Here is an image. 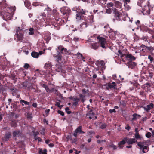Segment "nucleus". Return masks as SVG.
<instances>
[{"label": "nucleus", "mask_w": 154, "mask_h": 154, "mask_svg": "<svg viewBox=\"0 0 154 154\" xmlns=\"http://www.w3.org/2000/svg\"><path fill=\"white\" fill-rule=\"evenodd\" d=\"M5 0H3L0 2V7L1 8L3 14V18L6 20H10L11 18V14L10 13V8L8 6L7 4L6 3Z\"/></svg>", "instance_id": "1"}, {"label": "nucleus", "mask_w": 154, "mask_h": 154, "mask_svg": "<svg viewBox=\"0 0 154 154\" xmlns=\"http://www.w3.org/2000/svg\"><path fill=\"white\" fill-rule=\"evenodd\" d=\"M24 32L23 30L20 29V27H18L17 29L15 36L17 38V40L21 42L23 38Z\"/></svg>", "instance_id": "2"}, {"label": "nucleus", "mask_w": 154, "mask_h": 154, "mask_svg": "<svg viewBox=\"0 0 154 154\" xmlns=\"http://www.w3.org/2000/svg\"><path fill=\"white\" fill-rule=\"evenodd\" d=\"M97 38L99 40L98 43L99 44V45L103 48L106 49L107 44L106 39L105 38L100 36H97Z\"/></svg>", "instance_id": "3"}, {"label": "nucleus", "mask_w": 154, "mask_h": 154, "mask_svg": "<svg viewBox=\"0 0 154 154\" xmlns=\"http://www.w3.org/2000/svg\"><path fill=\"white\" fill-rule=\"evenodd\" d=\"M60 11L62 13L63 15V17L66 19H68L69 16L71 12L70 9L66 7H63L61 8Z\"/></svg>", "instance_id": "4"}, {"label": "nucleus", "mask_w": 154, "mask_h": 154, "mask_svg": "<svg viewBox=\"0 0 154 154\" xmlns=\"http://www.w3.org/2000/svg\"><path fill=\"white\" fill-rule=\"evenodd\" d=\"M140 47L141 48H143L141 50L144 52H146L150 53L152 54V52L154 50V47L147 46L143 44L141 45Z\"/></svg>", "instance_id": "5"}, {"label": "nucleus", "mask_w": 154, "mask_h": 154, "mask_svg": "<svg viewBox=\"0 0 154 154\" xmlns=\"http://www.w3.org/2000/svg\"><path fill=\"white\" fill-rule=\"evenodd\" d=\"M77 14L76 15V19L80 20L84 17V15H85L86 11L83 9H77L76 10Z\"/></svg>", "instance_id": "6"}, {"label": "nucleus", "mask_w": 154, "mask_h": 154, "mask_svg": "<svg viewBox=\"0 0 154 154\" xmlns=\"http://www.w3.org/2000/svg\"><path fill=\"white\" fill-rule=\"evenodd\" d=\"M104 28H106L105 31L109 32L108 35L110 38H114L115 37L116 33L115 32L113 31L112 29H110L108 26H104Z\"/></svg>", "instance_id": "7"}, {"label": "nucleus", "mask_w": 154, "mask_h": 154, "mask_svg": "<svg viewBox=\"0 0 154 154\" xmlns=\"http://www.w3.org/2000/svg\"><path fill=\"white\" fill-rule=\"evenodd\" d=\"M137 146H139L140 149L143 148L142 152L144 153H146L149 150V147L148 146H145L144 147L143 145V142H137Z\"/></svg>", "instance_id": "8"}, {"label": "nucleus", "mask_w": 154, "mask_h": 154, "mask_svg": "<svg viewBox=\"0 0 154 154\" xmlns=\"http://www.w3.org/2000/svg\"><path fill=\"white\" fill-rule=\"evenodd\" d=\"M58 48L60 51L59 52L58 51H57L58 52H59V54H64L68 55L69 54H70V52L69 51H67L66 48H64L61 45L59 46L58 47Z\"/></svg>", "instance_id": "9"}, {"label": "nucleus", "mask_w": 154, "mask_h": 154, "mask_svg": "<svg viewBox=\"0 0 154 154\" xmlns=\"http://www.w3.org/2000/svg\"><path fill=\"white\" fill-rule=\"evenodd\" d=\"M151 83L149 82H146V83L142 85L143 89L146 92H150L151 90Z\"/></svg>", "instance_id": "10"}, {"label": "nucleus", "mask_w": 154, "mask_h": 154, "mask_svg": "<svg viewBox=\"0 0 154 154\" xmlns=\"http://www.w3.org/2000/svg\"><path fill=\"white\" fill-rule=\"evenodd\" d=\"M44 68L46 70L45 71H46L47 73H49L52 70V65L51 63L48 62L46 63L45 64Z\"/></svg>", "instance_id": "11"}, {"label": "nucleus", "mask_w": 154, "mask_h": 154, "mask_svg": "<svg viewBox=\"0 0 154 154\" xmlns=\"http://www.w3.org/2000/svg\"><path fill=\"white\" fill-rule=\"evenodd\" d=\"M82 126H80L78 127L75 130L73 134L75 137H77L78 133H79L80 134H83L85 133V132L82 130Z\"/></svg>", "instance_id": "12"}, {"label": "nucleus", "mask_w": 154, "mask_h": 154, "mask_svg": "<svg viewBox=\"0 0 154 154\" xmlns=\"http://www.w3.org/2000/svg\"><path fill=\"white\" fill-rule=\"evenodd\" d=\"M126 142L128 143L129 145L132 144L133 143L137 142V141L134 138H129L127 137H125L124 138Z\"/></svg>", "instance_id": "13"}, {"label": "nucleus", "mask_w": 154, "mask_h": 154, "mask_svg": "<svg viewBox=\"0 0 154 154\" xmlns=\"http://www.w3.org/2000/svg\"><path fill=\"white\" fill-rule=\"evenodd\" d=\"M112 10L113 11V13L114 15V16L117 18H118L117 19L119 20V17L122 16V14L115 8H113Z\"/></svg>", "instance_id": "14"}, {"label": "nucleus", "mask_w": 154, "mask_h": 154, "mask_svg": "<svg viewBox=\"0 0 154 154\" xmlns=\"http://www.w3.org/2000/svg\"><path fill=\"white\" fill-rule=\"evenodd\" d=\"M142 13L143 14H150V9L148 4L146 5H145L143 8L142 9Z\"/></svg>", "instance_id": "15"}, {"label": "nucleus", "mask_w": 154, "mask_h": 154, "mask_svg": "<svg viewBox=\"0 0 154 154\" xmlns=\"http://www.w3.org/2000/svg\"><path fill=\"white\" fill-rule=\"evenodd\" d=\"M122 49H120L118 51V53L121 55V58L126 55L125 53L127 51V49L125 48H124L122 46Z\"/></svg>", "instance_id": "16"}, {"label": "nucleus", "mask_w": 154, "mask_h": 154, "mask_svg": "<svg viewBox=\"0 0 154 154\" xmlns=\"http://www.w3.org/2000/svg\"><path fill=\"white\" fill-rule=\"evenodd\" d=\"M125 56L126 58L129 61H134L136 59V57L131 54L128 53Z\"/></svg>", "instance_id": "17"}, {"label": "nucleus", "mask_w": 154, "mask_h": 154, "mask_svg": "<svg viewBox=\"0 0 154 154\" xmlns=\"http://www.w3.org/2000/svg\"><path fill=\"white\" fill-rule=\"evenodd\" d=\"M100 47L99 44L98 42H94L90 44V47L91 48L95 50H97Z\"/></svg>", "instance_id": "18"}, {"label": "nucleus", "mask_w": 154, "mask_h": 154, "mask_svg": "<svg viewBox=\"0 0 154 154\" xmlns=\"http://www.w3.org/2000/svg\"><path fill=\"white\" fill-rule=\"evenodd\" d=\"M22 132L20 130H16L13 132V136L15 137H19L21 135Z\"/></svg>", "instance_id": "19"}, {"label": "nucleus", "mask_w": 154, "mask_h": 154, "mask_svg": "<svg viewBox=\"0 0 154 154\" xmlns=\"http://www.w3.org/2000/svg\"><path fill=\"white\" fill-rule=\"evenodd\" d=\"M136 63L135 62H133V61H129L127 63V65L128 66L129 68L131 69H133L136 66Z\"/></svg>", "instance_id": "20"}, {"label": "nucleus", "mask_w": 154, "mask_h": 154, "mask_svg": "<svg viewBox=\"0 0 154 154\" xmlns=\"http://www.w3.org/2000/svg\"><path fill=\"white\" fill-rule=\"evenodd\" d=\"M108 85V86L109 87V88L112 89H117L116 84L114 82H112V83H108L106 84Z\"/></svg>", "instance_id": "21"}, {"label": "nucleus", "mask_w": 154, "mask_h": 154, "mask_svg": "<svg viewBox=\"0 0 154 154\" xmlns=\"http://www.w3.org/2000/svg\"><path fill=\"white\" fill-rule=\"evenodd\" d=\"M88 111V112L86 114V116L88 117L89 118L91 119L94 116V113L93 112L92 109H90Z\"/></svg>", "instance_id": "22"}, {"label": "nucleus", "mask_w": 154, "mask_h": 154, "mask_svg": "<svg viewBox=\"0 0 154 154\" xmlns=\"http://www.w3.org/2000/svg\"><path fill=\"white\" fill-rule=\"evenodd\" d=\"M11 136V132H6L4 137V140L5 141H8L9 139L10 138Z\"/></svg>", "instance_id": "23"}, {"label": "nucleus", "mask_w": 154, "mask_h": 154, "mask_svg": "<svg viewBox=\"0 0 154 154\" xmlns=\"http://www.w3.org/2000/svg\"><path fill=\"white\" fill-rule=\"evenodd\" d=\"M154 107V104L152 103H151L147 106L146 107L144 108V109L146 112H148L149 110L152 109Z\"/></svg>", "instance_id": "24"}, {"label": "nucleus", "mask_w": 154, "mask_h": 154, "mask_svg": "<svg viewBox=\"0 0 154 154\" xmlns=\"http://www.w3.org/2000/svg\"><path fill=\"white\" fill-rule=\"evenodd\" d=\"M96 63L97 64H99V65H100L101 70H103L105 69V63L103 61H101L100 62H97Z\"/></svg>", "instance_id": "25"}, {"label": "nucleus", "mask_w": 154, "mask_h": 154, "mask_svg": "<svg viewBox=\"0 0 154 154\" xmlns=\"http://www.w3.org/2000/svg\"><path fill=\"white\" fill-rule=\"evenodd\" d=\"M79 101L81 100V101L83 103L86 100L85 95L80 94H79Z\"/></svg>", "instance_id": "26"}, {"label": "nucleus", "mask_w": 154, "mask_h": 154, "mask_svg": "<svg viewBox=\"0 0 154 154\" xmlns=\"http://www.w3.org/2000/svg\"><path fill=\"white\" fill-rule=\"evenodd\" d=\"M126 143V141L124 139L122 141L119 142L118 143V147L120 149L124 147L123 145L125 144Z\"/></svg>", "instance_id": "27"}, {"label": "nucleus", "mask_w": 154, "mask_h": 154, "mask_svg": "<svg viewBox=\"0 0 154 154\" xmlns=\"http://www.w3.org/2000/svg\"><path fill=\"white\" fill-rule=\"evenodd\" d=\"M24 4L25 6L28 9H31V3L29 0H26L24 1Z\"/></svg>", "instance_id": "28"}, {"label": "nucleus", "mask_w": 154, "mask_h": 154, "mask_svg": "<svg viewBox=\"0 0 154 154\" xmlns=\"http://www.w3.org/2000/svg\"><path fill=\"white\" fill-rule=\"evenodd\" d=\"M20 103L21 104L22 106H24V105H29L30 103L24 100L21 99L20 100Z\"/></svg>", "instance_id": "29"}, {"label": "nucleus", "mask_w": 154, "mask_h": 154, "mask_svg": "<svg viewBox=\"0 0 154 154\" xmlns=\"http://www.w3.org/2000/svg\"><path fill=\"white\" fill-rule=\"evenodd\" d=\"M132 116L133 117L131 119V121H134L137 119V117H140L141 116L136 113H134L132 115Z\"/></svg>", "instance_id": "30"}, {"label": "nucleus", "mask_w": 154, "mask_h": 154, "mask_svg": "<svg viewBox=\"0 0 154 154\" xmlns=\"http://www.w3.org/2000/svg\"><path fill=\"white\" fill-rule=\"evenodd\" d=\"M11 125L12 127L15 128L17 126V123L15 120H13L10 122Z\"/></svg>", "instance_id": "31"}, {"label": "nucleus", "mask_w": 154, "mask_h": 154, "mask_svg": "<svg viewBox=\"0 0 154 154\" xmlns=\"http://www.w3.org/2000/svg\"><path fill=\"white\" fill-rule=\"evenodd\" d=\"M31 55L32 57L37 58L38 57L39 54L37 52L35 51H33L32 52Z\"/></svg>", "instance_id": "32"}, {"label": "nucleus", "mask_w": 154, "mask_h": 154, "mask_svg": "<svg viewBox=\"0 0 154 154\" xmlns=\"http://www.w3.org/2000/svg\"><path fill=\"white\" fill-rule=\"evenodd\" d=\"M141 39L144 40L145 41H147L148 42V44H150V43H149V40H148V37L147 35H143L141 38Z\"/></svg>", "instance_id": "33"}, {"label": "nucleus", "mask_w": 154, "mask_h": 154, "mask_svg": "<svg viewBox=\"0 0 154 154\" xmlns=\"http://www.w3.org/2000/svg\"><path fill=\"white\" fill-rule=\"evenodd\" d=\"M51 37L50 35H45L44 37V40L46 41V43H48L49 41V40L51 39Z\"/></svg>", "instance_id": "34"}, {"label": "nucleus", "mask_w": 154, "mask_h": 154, "mask_svg": "<svg viewBox=\"0 0 154 154\" xmlns=\"http://www.w3.org/2000/svg\"><path fill=\"white\" fill-rule=\"evenodd\" d=\"M122 4L118 1H116L115 2V6L118 8H121L122 6Z\"/></svg>", "instance_id": "35"}, {"label": "nucleus", "mask_w": 154, "mask_h": 154, "mask_svg": "<svg viewBox=\"0 0 154 154\" xmlns=\"http://www.w3.org/2000/svg\"><path fill=\"white\" fill-rule=\"evenodd\" d=\"M47 150L45 149L43 150H42V149H40L38 152L39 154H47Z\"/></svg>", "instance_id": "36"}, {"label": "nucleus", "mask_w": 154, "mask_h": 154, "mask_svg": "<svg viewBox=\"0 0 154 154\" xmlns=\"http://www.w3.org/2000/svg\"><path fill=\"white\" fill-rule=\"evenodd\" d=\"M124 6L125 7V9L126 11H128L130 8V6L128 5L126 2H124Z\"/></svg>", "instance_id": "37"}, {"label": "nucleus", "mask_w": 154, "mask_h": 154, "mask_svg": "<svg viewBox=\"0 0 154 154\" xmlns=\"http://www.w3.org/2000/svg\"><path fill=\"white\" fill-rule=\"evenodd\" d=\"M134 87L135 88H137V89H140V86L138 83L136 82H135L133 85Z\"/></svg>", "instance_id": "38"}, {"label": "nucleus", "mask_w": 154, "mask_h": 154, "mask_svg": "<svg viewBox=\"0 0 154 154\" xmlns=\"http://www.w3.org/2000/svg\"><path fill=\"white\" fill-rule=\"evenodd\" d=\"M145 0H139L137 2V5L141 7H142L143 4L145 1Z\"/></svg>", "instance_id": "39"}, {"label": "nucleus", "mask_w": 154, "mask_h": 154, "mask_svg": "<svg viewBox=\"0 0 154 154\" xmlns=\"http://www.w3.org/2000/svg\"><path fill=\"white\" fill-rule=\"evenodd\" d=\"M146 92L145 90V91H140L139 93L140 95L142 97H145L146 95Z\"/></svg>", "instance_id": "40"}, {"label": "nucleus", "mask_w": 154, "mask_h": 154, "mask_svg": "<svg viewBox=\"0 0 154 154\" xmlns=\"http://www.w3.org/2000/svg\"><path fill=\"white\" fill-rule=\"evenodd\" d=\"M10 77L12 80L14 81V82L15 83L16 82V78H15V75L14 74H11Z\"/></svg>", "instance_id": "41"}, {"label": "nucleus", "mask_w": 154, "mask_h": 154, "mask_svg": "<svg viewBox=\"0 0 154 154\" xmlns=\"http://www.w3.org/2000/svg\"><path fill=\"white\" fill-rule=\"evenodd\" d=\"M54 26L55 29L57 30H59L60 28V24L58 23H55L54 24Z\"/></svg>", "instance_id": "42"}, {"label": "nucleus", "mask_w": 154, "mask_h": 154, "mask_svg": "<svg viewBox=\"0 0 154 154\" xmlns=\"http://www.w3.org/2000/svg\"><path fill=\"white\" fill-rule=\"evenodd\" d=\"M32 132L33 133L34 138L35 139L38 137L37 135L39 134V133L38 131L36 132H35V131H33Z\"/></svg>", "instance_id": "43"}, {"label": "nucleus", "mask_w": 154, "mask_h": 154, "mask_svg": "<svg viewBox=\"0 0 154 154\" xmlns=\"http://www.w3.org/2000/svg\"><path fill=\"white\" fill-rule=\"evenodd\" d=\"M29 35H33L34 34V29L33 28H31L29 29Z\"/></svg>", "instance_id": "44"}, {"label": "nucleus", "mask_w": 154, "mask_h": 154, "mask_svg": "<svg viewBox=\"0 0 154 154\" xmlns=\"http://www.w3.org/2000/svg\"><path fill=\"white\" fill-rule=\"evenodd\" d=\"M62 57V56L59 53L57 56V61L58 62L60 63V61H61Z\"/></svg>", "instance_id": "45"}, {"label": "nucleus", "mask_w": 154, "mask_h": 154, "mask_svg": "<svg viewBox=\"0 0 154 154\" xmlns=\"http://www.w3.org/2000/svg\"><path fill=\"white\" fill-rule=\"evenodd\" d=\"M109 146L111 148H112L114 150L116 149L117 148V147L114 145L112 143H111L109 144Z\"/></svg>", "instance_id": "46"}, {"label": "nucleus", "mask_w": 154, "mask_h": 154, "mask_svg": "<svg viewBox=\"0 0 154 154\" xmlns=\"http://www.w3.org/2000/svg\"><path fill=\"white\" fill-rule=\"evenodd\" d=\"M70 109L68 107H67L65 108V110L66 112L68 114H70L71 113V112L69 111Z\"/></svg>", "instance_id": "47"}, {"label": "nucleus", "mask_w": 154, "mask_h": 154, "mask_svg": "<svg viewBox=\"0 0 154 154\" xmlns=\"http://www.w3.org/2000/svg\"><path fill=\"white\" fill-rule=\"evenodd\" d=\"M135 138L137 139H138L140 138V136L138 132H136L135 134Z\"/></svg>", "instance_id": "48"}, {"label": "nucleus", "mask_w": 154, "mask_h": 154, "mask_svg": "<svg viewBox=\"0 0 154 154\" xmlns=\"http://www.w3.org/2000/svg\"><path fill=\"white\" fill-rule=\"evenodd\" d=\"M46 16V14L44 12H43V13H41L40 16H39L38 17V18H41V17H42V18H43L44 17H45Z\"/></svg>", "instance_id": "49"}, {"label": "nucleus", "mask_w": 154, "mask_h": 154, "mask_svg": "<svg viewBox=\"0 0 154 154\" xmlns=\"http://www.w3.org/2000/svg\"><path fill=\"white\" fill-rule=\"evenodd\" d=\"M107 126V125L105 123L102 124L100 126V128L102 129L105 128Z\"/></svg>", "instance_id": "50"}, {"label": "nucleus", "mask_w": 154, "mask_h": 154, "mask_svg": "<svg viewBox=\"0 0 154 154\" xmlns=\"http://www.w3.org/2000/svg\"><path fill=\"white\" fill-rule=\"evenodd\" d=\"M77 57L78 59H79L81 58V56H82V54L79 52H78L76 54Z\"/></svg>", "instance_id": "51"}, {"label": "nucleus", "mask_w": 154, "mask_h": 154, "mask_svg": "<svg viewBox=\"0 0 154 154\" xmlns=\"http://www.w3.org/2000/svg\"><path fill=\"white\" fill-rule=\"evenodd\" d=\"M149 43L150 42H154V36L153 35H152L151 36V38L149 40Z\"/></svg>", "instance_id": "52"}, {"label": "nucleus", "mask_w": 154, "mask_h": 154, "mask_svg": "<svg viewBox=\"0 0 154 154\" xmlns=\"http://www.w3.org/2000/svg\"><path fill=\"white\" fill-rule=\"evenodd\" d=\"M151 134L150 132H147L146 134V136L148 138H150L151 136Z\"/></svg>", "instance_id": "53"}, {"label": "nucleus", "mask_w": 154, "mask_h": 154, "mask_svg": "<svg viewBox=\"0 0 154 154\" xmlns=\"http://www.w3.org/2000/svg\"><path fill=\"white\" fill-rule=\"evenodd\" d=\"M82 92L83 93V94L85 95V94L87 93H88V90H86L85 89H83L82 90Z\"/></svg>", "instance_id": "54"}, {"label": "nucleus", "mask_w": 154, "mask_h": 154, "mask_svg": "<svg viewBox=\"0 0 154 154\" xmlns=\"http://www.w3.org/2000/svg\"><path fill=\"white\" fill-rule=\"evenodd\" d=\"M45 11H48V12L49 14L50 13V12L51 11V8H50L49 7H47V8H45Z\"/></svg>", "instance_id": "55"}, {"label": "nucleus", "mask_w": 154, "mask_h": 154, "mask_svg": "<svg viewBox=\"0 0 154 154\" xmlns=\"http://www.w3.org/2000/svg\"><path fill=\"white\" fill-rule=\"evenodd\" d=\"M30 67V65L28 63H25L24 66V68L25 69H27Z\"/></svg>", "instance_id": "56"}, {"label": "nucleus", "mask_w": 154, "mask_h": 154, "mask_svg": "<svg viewBox=\"0 0 154 154\" xmlns=\"http://www.w3.org/2000/svg\"><path fill=\"white\" fill-rule=\"evenodd\" d=\"M19 103V102H18L17 101L15 102V103L13 105V106L17 108H18V106H17V104L18 103Z\"/></svg>", "instance_id": "57"}, {"label": "nucleus", "mask_w": 154, "mask_h": 154, "mask_svg": "<svg viewBox=\"0 0 154 154\" xmlns=\"http://www.w3.org/2000/svg\"><path fill=\"white\" fill-rule=\"evenodd\" d=\"M148 59H149L151 62L154 60L153 57H151V56L150 55L148 56Z\"/></svg>", "instance_id": "58"}, {"label": "nucleus", "mask_w": 154, "mask_h": 154, "mask_svg": "<svg viewBox=\"0 0 154 154\" xmlns=\"http://www.w3.org/2000/svg\"><path fill=\"white\" fill-rule=\"evenodd\" d=\"M113 4L112 2L108 3L107 5V7H112L113 6Z\"/></svg>", "instance_id": "59"}, {"label": "nucleus", "mask_w": 154, "mask_h": 154, "mask_svg": "<svg viewBox=\"0 0 154 154\" xmlns=\"http://www.w3.org/2000/svg\"><path fill=\"white\" fill-rule=\"evenodd\" d=\"M73 101H79V98H78L76 97H73V100H72Z\"/></svg>", "instance_id": "60"}, {"label": "nucleus", "mask_w": 154, "mask_h": 154, "mask_svg": "<svg viewBox=\"0 0 154 154\" xmlns=\"http://www.w3.org/2000/svg\"><path fill=\"white\" fill-rule=\"evenodd\" d=\"M106 12L107 13L110 14L112 12L111 9L109 8L108 9H106Z\"/></svg>", "instance_id": "61"}, {"label": "nucleus", "mask_w": 154, "mask_h": 154, "mask_svg": "<svg viewBox=\"0 0 154 154\" xmlns=\"http://www.w3.org/2000/svg\"><path fill=\"white\" fill-rule=\"evenodd\" d=\"M135 24L137 25V26H140V22L139 20H137V21L135 22Z\"/></svg>", "instance_id": "62"}, {"label": "nucleus", "mask_w": 154, "mask_h": 154, "mask_svg": "<svg viewBox=\"0 0 154 154\" xmlns=\"http://www.w3.org/2000/svg\"><path fill=\"white\" fill-rule=\"evenodd\" d=\"M57 112H58V114H60V115H61L62 116H64V113L62 111H61L60 110H58L57 111Z\"/></svg>", "instance_id": "63"}, {"label": "nucleus", "mask_w": 154, "mask_h": 154, "mask_svg": "<svg viewBox=\"0 0 154 154\" xmlns=\"http://www.w3.org/2000/svg\"><path fill=\"white\" fill-rule=\"evenodd\" d=\"M131 128V127L129 126L128 124L126 126L125 128V129L128 131H129Z\"/></svg>", "instance_id": "64"}]
</instances>
